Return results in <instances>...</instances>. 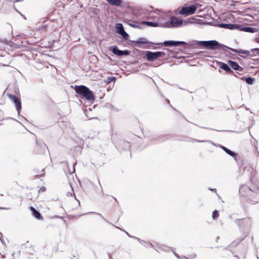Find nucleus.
Returning a JSON list of instances; mask_svg holds the SVG:
<instances>
[{
	"mask_svg": "<svg viewBox=\"0 0 259 259\" xmlns=\"http://www.w3.org/2000/svg\"><path fill=\"white\" fill-rule=\"evenodd\" d=\"M158 243H156L154 244H153L151 243H148V246H150L152 248H154L157 251V246H158Z\"/></svg>",
	"mask_w": 259,
	"mask_h": 259,
	"instance_id": "29",
	"label": "nucleus"
},
{
	"mask_svg": "<svg viewBox=\"0 0 259 259\" xmlns=\"http://www.w3.org/2000/svg\"><path fill=\"white\" fill-rule=\"evenodd\" d=\"M235 257H237L238 259L239 257L237 255H235Z\"/></svg>",
	"mask_w": 259,
	"mask_h": 259,
	"instance_id": "47",
	"label": "nucleus"
},
{
	"mask_svg": "<svg viewBox=\"0 0 259 259\" xmlns=\"http://www.w3.org/2000/svg\"><path fill=\"white\" fill-rule=\"evenodd\" d=\"M199 6V4H196L188 7H183L180 11L179 13L185 16L193 14Z\"/></svg>",
	"mask_w": 259,
	"mask_h": 259,
	"instance_id": "4",
	"label": "nucleus"
},
{
	"mask_svg": "<svg viewBox=\"0 0 259 259\" xmlns=\"http://www.w3.org/2000/svg\"><path fill=\"white\" fill-rule=\"evenodd\" d=\"M209 190L212 192H217V190L215 189H209Z\"/></svg>",
	"mask_w": 259,
	"mask_h": 259,
	"instance_id": "40",
	"label": "nucleus"
},
{
	"mask_svg": "<svg viewBox=\"0 0 259 259\" xmlns=\"http://www.w3.org/2000/svg\"><path fill=\"white\" fill-rule=\"evenodd\" d=\"M44 175H45L44 169H42L39 174L36 175L35 176H40L42 177V176H44Z\"/></svg>",
	"mask_w": 259,
	"mask_h": 259,
	"instance_id": "34",
	"label": "nucleus"
},
{
	"mask_svg": "<svg viewBox=\"0 0 259 259\" xmlns=\"http://www.w3.org/2000/svg\"><path fill=\"white\" fill-rule=\"evenodd\" d=\"M120 35H121L124 39L127 40L128 39L129 35L125 31V30H124Z\"/></svg>",
	"mask_w": 259,
	"mask_h": 259,
	"instance_id": "26",
	"label": "nucleus"
},
{
	"mask_svg": "<svg viewBox=\"0 0 259 259\" xmlns=\"http://www.w3.org/2000/svg\"><path fill=\"white\" fill-rule=\"evenodd\" d=\"M116 33L119 35L124 30V27L121 23H117L115 25Z\"/></svg>",
	"mask_w": 259,
	"mask_h": 259,
	"instance_id": "19",
	"label": "nucleus"
},
{
	"mask_svg": "<svg viewBox=\"0 0 259 259\" xmlns=\"http://www.w3.org/2000/svg\"><path fill=\"white\" fill-rule=\"evenodd\" d=\"M181 259H183V258H186V257L184 256H183L182 257H180Z\"/></svg>",
	"mask_w": 259,
	"mask_h": 259,
	"instance_id": "46",
	"label": "nucleus"
},
{
	"mask_svg": "<svg viewBox=\"0 0 259 259\" xmlns=\"http://www.w3.org/2000/svg\"><path fill=\"white\" fill-rule=\"evenodd\" d=\"M220 68L223 69L226 71L227 72L233 73V71H232L230 67L226 63L223 62L220 63Z\"/></svg>",
	"mask_w": 259,
	"mask_h": 259,
	"instance_id": "18",
	"label": "nucleus"
},
{
	"mask_svg": "<svg viewBox=\"0 0 259 259\" xmlns=\"http://www.w3.org/2000/svg\"><path fill=\"white\" fill-rule=\"evenodd\" d=\"M10 208L8 207V208H6V207H0V210L1 209H10Z\"/></svg>",
	"mask_w": 259,
	"mask_h": 259,
	"instance_id": "39",
	"label": "nucleus"
},
{
	"mask_svg": "<svg viewBox=\"0 0 259 259\" xmlns=\"http://www.w3.org/2000/svg\"><path fill=\"white\" fill-rule=\"evenodd\" d=\"M129 25L133 28L141 29L142 27L137 23H128Z\"/></svg>",
	"mask_w": 259,
	"mask_h": 259,
	"instance_id": "27",
	"label": "nucleus"
},
{
	"mask_svg": "<svg viewBox=\"0 0 259 259\" xmlns=\"http://www.w3.org/2000/svg\"><path fill=\"white\" fill-rule=\"evenodd\" d=\"M259 56V48L252 49L250 52L249 58Z\"/></svg>",
	"mask_w": 259,
	"mask_h": 259,
	"instance_id": "21",
	"label": "nucleus"
},
{
	"mask_svg": "<svg viewBox=\"0 0 259 259\" xmlns=\"http://www.w3.org/2000/svg\"><path fill=\"white\" fill-rule=\"evenodd\" d=\"M41 190H42V191H45V190H46V188H41Z\"/></svg>",
	"mask_w": 259,
	"mask_h": 259,
	"instance_id": "43",
	"label": "nucleus"
},
{
	"mask_svg": "<svg viewBox=\"0 0 259 259\" xmlns=\"http://www.w3.org/2000/svg\"><path fill=\"white\" fill-rule=\"evenodd\" d=\"M97 214H99V215H101L104 220H105L106 221H107L106 220H105V218H103V217L101 214H99V213H97Z\"/></svg>",
	"mask_w": 259,
	"mask_h": 259,
	"instance_id": "41",
	"label": "nucleus"
},
{
	"mask_svg": "<svg viewBox=\"0 0 259 259\" xmlns=\"http://www.w3.org/2000/svg\"><path fill=\"white\" fill-rule=\"evenodd\" d=\"M242 80H245V82L249 85L252 84L253 83V82L254 80V79L251 77H243L242 78Z\"/></svg>",
	"mask_w": 259,
	"mask_h": 259,
	"instance_id": "24",
	"label": "nucleus"
},
{
	"mask_svg": "<svg viewBox=\"0 0 259 259\" xmlns=\"http://www.w3.org/2000/svg\"><path fill=\"white\" fill-rule=\"evenodd\" d=\"M46 27V25H44V26H42V28H42V29H44H44H45Z\"/></svg>",
	"mask_w": 259,
	"mask_h": 259,
	"instance_id": "42",
	"label": "nucleus"
},
{
	"mask_svg": "<svg viewBox=\"0 0 259 259\" xmlns=\"http://www.w3.org/2000/svg\"><path fill=\"white\" fill-rule=\"evenodd\" d=\"M192 142H208V141H206V140H202V141H200V140H194L193 139L192 141Z\"/></svg>",
	"mask_w": 259,
	"mask_h": 259,
	"instance_id": "33",
	"label": "nucleus"
},
{
	"mask_svg": "<svg viewBox=\"0 0 259 259\" xmlns=\"http://www.w3.org/2000/svg\"><path fill=\"white\" fill-rule=\"evenodd\" d=\"M192 45H196L198 46H203L205 48L209 49L211 50H218L220 48H223L225 50L227 49V46L219 43L217 40H207V41H193Z\"/></svg>",
	"mask_w": 259,
	"mask_h": 259,
	"instance_id": "1",
	"label": "nucleus"
},
{
	"mask_svg": "<svg viewBox=\"0 0 259 259\" xmlns=\"http://www.w3.org/2000/svg\"><path fill=\"white\" fill-rule=\"evenodd\" d=\"M219 147L222 150H223L226 153H227L228 155H229L230 156H231L232 157H233L234 160L236 161H237V157H237V154L236 153H235L234 152L230 150V149H228L227 148H226V147H225L224 146L220 145Z\"/></svg>",
	"mask_w": 259,
	"mask_h": 259,
	"instance_id": "12",
	"label": "nucleus"
},
{
	"mask_svg": "<svg viewBox=\"0 0 259 259\" xmlns=\"http://www.w3.org/2000/svg\"><path fill=\"white\" fill-rule=\"evenodd\" d=\"M227 23H219L218 26L220 28L227 29Z\"/></svg>",
	"mask_w": 259,
	"mask_h": 259,
	"instance_id": "32",
	"label": "nucleus"
},
{
	"mask_svg": "<svg viewBox=\"0 0 259 259\" xmlns=\"http://www.w3.org/2000/svg\"><path fill=\"white\" fill-rule=\"evenodd\" d=\"M166 100L168 104H169V103H170V102H169V100H168V99H166Z\"/></svg>",
	"mask_w": 259,
	"mask_h": 259,
	"instance_id": "45",
	"label": "nucleus"
},
{
	"mask_svg": "<svg viewBox=\"0 0 259 259\" xmlns=\"http://www.w3.org/2000/svg\"><path fill=\"white\" fill-rule=\"evenodd\" d=\"M111 51L113 54L118 56H128L131 53L130 51L127 50H120L116 46H112L111 47Z\"/></svg>",
	"mask_w": 259,
	"mask_h": 259,
	"instance_id": "10",
	"label": "nucleus"
},
{
	"mask_svg": "<svg viewBox=\"0 0 259 259\" xmlns=\"http://www.w3.org/2000/svg\"><path fill=\"white\" fill-rule=\"evenodd\" d=\"M166 100L168 104H169V103H170V102H169V100H168V99H166Z\"/></svg>",
	"mask_w": 259,
	"mask_h": 259,
	"instance_id": "44",
	"label": "nucleus"
},
{
	"mask_svg": "<svg viewBox=\"0 0 259 259\" xmlns=\"http://www.w3.org/2000/svg\"><path fill=\"white\" fill-rule=\"evenodd\" d=\"M130 238H133L134 239H136L140 243H145V241H144L143 240H141L140 238L136 237V236H130Z\"/></svg>",
	"mask_w": 259,
	"mask_h": 259,
	"instance_id": "30",
	"label": "nucleus"
},
{
	"mask_svg": "<svg viewBox=\"0 0 259 259\" xmlns=\"http://www.w3.org/2000/svg\"><path fill=\"white\" fill-rule=\"evenodd\" d=\"M30 209L31 211L33 217L38 220H42V217L41 216L40 212L36 210L33 207L31 206L30 207Z\"/></svg>",
	"mask_w": 259,
	"mask_h": 259,
	"instance_id": "15",
	"label": "nucleus"
},
{
	"mask_svg": "<svg viewBox=\"0 0 259 259\" xmlns=\"http://www.w3.org/2000/svg\"><path fill=\"white\" fill-rule=\"evenodd\" d=\"M143 23L146 24L148 26L150 27H159V25L158 24L157 20H156L155 21L151 22V21H144Z\"/></svg>",
	"mask_w": 259,
	"mask_h": 259,
	"instance_id": "20",
	"label": "nucleus"
},
{
	"mask_svg": "<svg viewBox=\"0 0 259 259\" xmlns=\"http://www.w3.org/2000/svg\"><path fill=\"white\" fill-rule=\"evenodd\" d=\"M219 212L217 210H215L213 211L212 214V218L213 220H215L219 217Z\"/></svg>",
	"mask_w": 259,
	"mask_h": 259,
	"instance_id": "28",
	"label": "nucleus"
},
{
	"mask_svg": "<svg viewBox=\"0 0 259 259\" xmlns=\"http://www.w3.org/2000/svg\"><path fill=\"white\" fill-rule=\"evenodd\" d=\"M229 63L233 69L239 71L243 70V68L240 66L237 62L233 61H229Z\"/></svg>",
	"mask_w": 259,
	"mask_h": 259,
	"instance_id": "14",
	"label": "nucleus"
},
{
	"mask_svg": "<svg viewBox=\"0 0 259 259\" xmlns=\"http://www.w3.org/2000/svg\"><path fill=\"white\" fill-rule=\"evenodd\" d=\"M166 28H177L182 25L183 20L175 16H169Z\"/></svg>",
	"mask_w": 259,
	"mask_h": 259,
	"instance_id": "6",
	"label": "nucleus"
},
{
	"mask_svg": "<svg viewBox=\"0 0 259 259\" xmlns=\"http://www.w3.org/2000/svg\"><path fill=\"white\" fill-rule=\"evenodd\" d=\"M160 45L163 44L165 47H178L181 45H186L187 43L184 41H175V40H166L163 42L160 43Z\"/></svg>",
	"mask_w": 259,
	"mask_h": 259,
	"instance_id": "11",
	"label": "nucleus"
},
{
	"mask_svg": "<svg viewBox=\"0 0 259 259\" xmlns=\"http://www.w3.org/2000/svg\"><path fill=\"white\" fill-rule=\"evenodd\" d=\"M174 254H175V255L178 258H180V257L179 256V255L176 253L175 251H172Z\"/></svg>",
	"mask_w": 259,
	"mask_h": 259,
	"instance_id": "37",
	"label": "nucleus"
},
{
	"mask_svg": "<svg viewBox=\"0 0 259 259\" xmlns=\"http://www.w3.org/2000/svg\"><path fill=\"white\" fill-rule=\"evenodd\" d=\"M116 80V78L115 77L112 76L108 78L107 83H109L112 81L114 82Z\"/></svg>",
	"mask_w": 259,
	"mask_h": 259,
	"instance_id": "31",
	"label": "nucleus"
},
{
	"mask_svg": "<svg viewBox=\"0 0 259 259\" xmlns=\"http://www.w3.org/2000/svg\"><path fill=\"white\" fill-rule=\"evenodd\" d=\"M154 13L157 14L156 16L151 15L150 17L157 20L159 27L166 28L167 21H168L170 15L167 14H160V11L158 10H155Z\"/></svg>",
	"mask_w": 259,
	"mask_h": 259,
	"instance_id": "3",
	"label": "nucleus"
},
{
	"mask_svg": "<svg viewBox=\"0 0 259 259\" xmlns=\"http://www.w3.org/2000/svg\"><path fill=\"white\" fill-rule=\"evenodd\" d=\"M75 92L81 96L82 98L88 101H93L95 99V96L93 92L85 85H75L74 88Z\"/></svg>",
	"mask_w": 259,
	"mask_h": 259,
	"instance_id": "2",
	"label": "nucleus"
},
{
	"mask_svg": "<svg viewBox=\"0 0 259 259\" xmlns=\"http://www.w3.org/2000/svg\"><path fill=\"white\" fill-rule=\"evenodd\" d=\"M47 149H48L47 145L45 143H42L40 144V150L37 151V153L40 154H44Z\"/></svg>",
	"mask_w": 259,
	"mask_h": 259,
	"instance_id": "22",
	"label": "nucleus"
},
{
	"mask_svg": "<svg viewBox=\"0 0 259 259\" xmlns=\"http://www.w3.org/2000/svg\"><path fill=\"white\" fill-rule=\"evenodd\" d=\"M242 30L245 32L254 33L257 31V29L251 27H245L242 28Z\"/></svg>",
	"mask_w": 259,
	"mask_h": 259,
	"instance_id": "23",
	"label": "nucleus"
},
{
	"mask_svg": "<svg viewBox=\"0 0 259 259\" xmlns=\"http://www.w3.org/2000/svg\"><path fill=\"white\" fill-rule=\"evenodd\" d=\"M254 40L255 42H256L257 43H259V37L255 38Z\"/></svg>",
	"mask_w": 259,
	"mask_h": 259,
	"instance_id": "36",
	"label": "nucleus"
},
{
	"mask_svg": "<svg viewBox=\"0 0 259 259\" xmlns=\"http://www.w3.org/2000/svg\"><path fill=\"white\" fill-rule=\"evenodd\" d=\"M123 231L126 233V235H127L129 237H130V236H131V235H130V234H129L127 232H126V231H125V230H123Z\"/></svg>",
	"mask_w": 259,
	"mask_h": 259,
	"instance_id": "38",
	"label": "nucleus"
},
{
	"mask_svg": "<svg viewBox=\"0 0 259 259\" xmlns=\"http://www.w3.org/2000/svg\"><path fill=\"white\" fill-rule=\"evenodd\" d=\"M134 43L135 44L136 46L140 48H144V47L143 46V45H149L151 46L154 45H160V44L149 41L144 37L139 38L137 40L134 41Z\"/></svg>",
	"mask_w": 259,
	"mask_h": 259,
	"instance_id": "7",
	"label": "nucleus"
},
{
	"mask_svg": "<svg viewBox=\"0 0 259 259\" xmlns=\"http://www.w3.org/2000/svg\"><path fill=\"white\" fill-rule=\"evenodd\" d=\"M8 96L14 103L16 110L18 112V115H19L22 108L20 100L15 95L12 94H8Z\"/></svg>",
	"mask_w": 259,
	"mask_h": 259,
	"instance_id": "9",
	"label": "nucleus"
},
{
	"mask_svg": "<svg viewBox=\"0 0 259 259\" xmlns=\"http://www.w3.org/2000/svg\"><path fill=\"white\" fill-rule=\"evenodd\" d=\"M227 49L230 50L232 51L237 53L238 55L240 54H245L247 55V57L249 58L250 51L247 50H237L231 48L230 47H227Z\"/></svg>",
	"mask_w": 259,
	"mask_h": 259,
	"instance_id": "13",
	"label": "nucleus"
},
{
	"mask_svg": "<svg viewBox=\"0 0 259 259\" xmlns=\"http://www.w3.org/2000/svg\"><path fill=\"white\" fill-rule=\"evenodd\" d=\"M238 26L236 24L232 23H227V29L230 30H234L238 28Z\"/></svg>",
	"mask_w": 259,
	"mask_h": 259,
	"instance_id": "25",
	"label": "nucleus"
},
{
	"mask_svg": "<svg viewBox=\"0 0 259 259\" xmlns=\"http://www.w3.org/2000/svg\"><path fill=\"white\" fill-rule=\"evenodd\" d=\"M247 234H248V232H247V233H246V234L245 235V236H244V237H246V236H247Z\"/></svg>",
	"mask_w": 259,
	"mask_h": 259,
	"instance_id": "48",
	"label": "nucleus"
},
{
	"mask_svg": "<svg viewBox=\"0 0 259 259\" xmlns=\"http://www.w3.org/2000/svg\"><path fill=\"white\" fill-rule=\"evenodd\" d=\"M141 244H142V245H143L145 247H147V248H148V243L146 242V241H145V243H141Z\"/></svg>",
	"mask_w": 259,
	"mask_h": 259,
	"instance_id": "35",
	"label": "nucleus"
},
{
	"mask_svg": "<svg viewBox=\"0 0 259 259\" xmlns=\"http://www.w3.org/2000/svg\"><path fill=\"white\" fill-rule=\"evenodd\" d=\"M235 222L240 228V231H243L244 229H246L247 231H248V229L250 226V222L248 219H243L236 220Z\"/></svg>",
	"mask_w": 259,
	"mask_h": 259,
	"instance_id": "8",
	"label": "nucleus"
},
{
	"mask_svg": "<svg viewBox=\"0 0 259 259\" xmlns=\"http://www.w3.org/2000/svg\"><path fill=\"white\" fill-rule=\"evenodd\" d=\"M117 228L119 229V227H117ZM120 230L122 231V229H120Z\"/></svg>",
	"mask_w": 259,
	"mask_h": 259,
	"instance_id": "49",
	"label": "nucleus"
},
{
	"mask_svg": "<svg viewBox=\"0 0 259 259\" xmlns=\"http://www.w3.org/2000/svg\"><path fill=\"white\" fill-rule=\"evenodd\" d=\"M110 5L119 7L123 3L122 0H106Z\"/></svg>",
	"mask_w": 259,
	"mask_h": 259,
	"instance_id": "17",
	"label": "nucleus"
},
{
	"mask_svg": "<svg viewBox=\"0 0 259 259\" xmlns=\"http://www.w3.org/2000/svg\"><path fill=\"white\" fill-rule=\"evenodd\" d=\"M157 251H164L166 252H168L171 250L170 248L165 245L164 244H160L158 243V246H157Z\"/></svg>",
	"mask_w": 259,
	"mask_h": 259,
	"instance_id": "16",
	"label": "nucleus"
},
{
	"mask_svg": "<svg viewBox=\"0 0 259 259\" xmlns=\"http://www.w3.org/2000/svg\"><path fill=\"white\" fill-rule=\"evenodd\" d=\"M165 55V53L164 52H152L151 51H147L145 57L148 61L151 62L156 60L158 58L162 57Z\"/></svg>",
	"mask_w": 259,
	"mask_h": 259,
	"instance_id": "5",
	"label": "nucleus"
}]
</instances>
